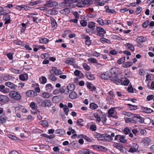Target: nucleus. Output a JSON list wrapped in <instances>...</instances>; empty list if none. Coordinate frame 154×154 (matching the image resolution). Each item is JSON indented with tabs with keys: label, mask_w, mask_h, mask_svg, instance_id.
<instances>
[{
	"label": "nucleus",
	"mask_w": 154,
	"mask_h": 154,
	"mask_svg": "<svg viewBox=\"0 0 154 154\" xmlns=\"http://www.w3.org/2000/svg\"><path fill=\"white\" fill-rule=\"evenodd\" d=\"M119 69L116 68H113L110 70V74L111 76V80L117 85L122 84V81L119 78Z\"/></svg>",
	"instance_id": "nucleus-1"
},
{
	"label": "nucleus",
	"mask_w": 154,
	"mask_h": 154,
	"mask_svg": "<svg viewBox=\"0 0 154 154\" xmlns=\"http://www.w3.org/2000/svg\"><path fill=\"white\" fill-rule=\"evenodd\" d=\"M9 95L11 98L16 100H20L21 98V96L20 93L14 90L11 91L10 92Z\"/></svg>",
	"instance_id": "nucleus-2"
},
{
	"label": "nucleus",
	"mask_w": 154,
	"mask_h": 154,
	"mask_svg": "<svg viewBox=\"0 0 154 154\" xmlns=\"http://www.w3.org/2000/svg\"><path fill=\"white\" fill-rule=\"evenodd\" d=\"M30 106L32 109V112L34 113H37L39 112V110L37 109V106L35 102H32L30 104Z\"/></svg>",
	"instance_id": "nucleus-3"
},
{
	"label": "nucleus",
	"mask_w": 154,
	"mask_h": 154,
	"mask_svg": "<svg viewBox=\"0 0 154 154\" xmlns=\"http://www.w3.org/2000/svg\"><path fill=\"white\" fill-rule=\"evenodd\" d=\"M49 72L51 74L58 75L63 73V72L60 70H59L55 67H52V69L49 70Z\"/></svg>",
	"instance_id": "nucleus-4"
},
{
	"label": "nucleus",
	"mask_w": 154,
	"mask_h": 154,
	"mask_svg": "<svg viewBox=\"0 0 154 154\" xmlns=\"http://www.w3.org/2000/svg\"><path fill=\"white\" fill-rule=\"evenodd\" d=\"M57 5L58 3L57 2L50 0L46 2V3L45 5V6L47 7L51 8L56 6Z\"/></svg>",
	"instance_id": "nucleus-5"
},
{
	"label": "nucleus",
	"mask_w": 154,
	"mask_h": 154,
	"mask_svg": "<svg viewBox=\"0 0 154 154\" xmlns=\"http://www.w3.org/2000/svg\"><path fill=\"white\" fill-rule=\"evenodd\" d=\"M10 99L6 95H0V102L1 103H6L10 101Z\"/></svg>",
	"instance_id": "nucleus-6"
},
{
	"label": "nucleus",
	"mask_w": 154,
	"mask_h": 154,
	"mask_svg": "<svg viewBox=\"0 0 154 154\" xmlns=\"http://www.w3.org/2000/svg\"><path fill=\"white\" fill-rule=\"evenodd\" d=\"M75 88V86L73 84H69L66 87V92L65 94H68L69 93V91H72Z\"/></svg>",
	"instance_id": "nucleus-7"
},
{
	"label": "nucleus",
	"mask_w": 154,
	"mask_h": 154,
	"mask_svg": "<svg viewBox=\"0 0 154 154\" xmlns=\"http://www.w3.org/2000/svg\"><path fill=\"white\" fill-rule=\"evenodd\" d=\"M91 147L94 149L97 150L104 151H106V147L101 146L94 145H92Z\"/></svg>",
	"instance_id": "nucleus-8"
},
{
	"label": "nucleus",
	"mask_w": 154,
	"mask_h": 154,
	"mask_svg": "<svg viewBox=\"0 0 154 154\" xmlns=\"http://www.w3.org/2000/svg\"><path fill=\"white\" fill-rule=\"evenodd\" d=\"M26 95L28 97H34L37 95V92L33 90H29L26 93Z\"/></svg>",
	"instance_id": "nucleus-9"
},
{
	"label": "nucleus",
	"mask_w": 154,
	"mask_h": 154,
	"mask_svg": "<svg viewBox=\"0 0 154 154\" xmlns=\"http://www.w3.org/2000/svg\"><path fill=\"white\" fill-rule=\"evenodd\" d=\"M16 8L20 11L22 10V9H24L25 11H27L30 10L31 8L26 5H21L17 6Z\"/></svg>",
	"instance_id": "nucleus-10"
},
{
	"label": "nucleus",
	"mask_w": 154,
	"mask_h": 154,
	"mask_svg": "<svg viewBox=\"0 0 154 154\" xmlns=\"http://www.w3.org/2000/svg\"><path fill=\"white\" fill-rule=\"evenodd\" d=\"M5 84L6 86L12 89L15 90L17 87L16 85L9 82H6Z\"/></svg>",
	"instance_id": "nucleus-11"
},
{
	"label": "nucleus",
	"mask_w": 154,
	"mask_h": 154,
	"mask_svg": "<svg viewBox=\"0 0 154 154\" xmlns=\"http://www.w3.org/2000/svg\"><path fill=\"white\" fill-rule=\"evenodd\" d=\"M100 77L101 79L107 80L109 79H111V76L109 73L105 72L102 73L100 75Z\"/></svg>",
	"instance_id": "nucleus-12"
},
{
	"label": "nucleus",
	"mask_w": 154,
	"mask_h": 154,
	"mask_svg": "<svg viewBox=\"0 0 154 154\" xmlns=\"http://www.w3.org/2000/svg\"><path fill=\"white\" fill-rule=\"evenodd\" d=\"M138 148V146L136 143L133 144V146L129 149V151L133 153L136 152Z\"/></svg>",
	"instance_id": "nucleus-13"
},
{
	"label": "nucleus",
	"mask_w": 154,
	"mask_h": 154,
	"mask_svg": "<svg viewBox=\"0 0 154 154\" xmlns=\"http://www.w3.org/2000/svg\"><path fill=\"white\" fill-rule=\"evenodd\" d=\"M0 91L4 94H7L9 92V88H5L3 85H0Z\"/></svg>",
	"instance_id": "nucleus-14"
},
{
	"label": "nucleus",
	"mask_w": 154,
	"mask_h": 154,
	"mask_svg": "<svg viewBox=\"0 0 154 154\" xmlns=\"http://www.w3.org/2000/svg\"><path fill=\"white\" fill-rule=\"evenodd\" d=\"M134 117H136V119H137V121H138L137 124H138L139 123H142L144 122V121L143 119L139 115L134 114Z\"/></svg>",
	"instance_id": "nucleus-15"
},
{
	"label": "nucleus",
	"mask_w": 154,
	"mask_h": 154,
	"mask_svg": "<svg viewBox=\"0 0 154 154\" xmlns=\"http://www.w3.org/2000/svg\"><path fill=\"white\" fill-rule=\"evenodd\" d=\"M36 100L37 103L38 104L39 106L43 107L44 103V100L38 97L36 98Z\"/></svg>",
	"instance_id": "nucleus-16"
},
{
	"label": "nucleus",
	"mask_w": 154,
	"mask_h": 154,
	"mask_svg": "<svg viewBox=\"0 0 154 154\" xmlns=\"http://www.w3.org/2000/svg\"><path fill=\"white\" fill-rule=\"evenodd\" d=\"M92 153L90 150L87 149H83L79 151L78 153L79 154H90Z\"/></svg>",
	"instance_id": "nucleus-17"
},
{
	"label": "nucleus",
	"mask_w": 154,
	"mask_h": 154,
	"mask_svg": "<svg viewBox=\"0 0 154 154\" xmlns=\"http://www.w3.org/2000/svg\"><path fill=\"white\" fill-rule=\"evenodd\" d=\"M150 140V139L149 138L145 137L143 140L142 142L144 146H147L149 145Z\"/></svg>",
	"instance_id": "nucleus-18"
},
{
	"label": "nucleus",
	"mask_w": 154,
	"mask_h": 154,
	"mask_svg": "<svg viewBox=\"0 0 154 154\" xmlns=\"http://www.w3.org/2000/svg\"><path fill=\"white\" fill-rule=\"evenodd\" d=\"M137 42L139 43H142L146 41V38L143 36H140L136 39Z\"/></svg>",
	"instance_id": "nucleus-19"
},
{
	"label": "nucleus",
	"mask_w": 154,
	"mask_h": 154,
	"mask_svg": "<svg viewBox=\"0 0 154 154\" xmlns=\"http://www.w3.org/2000/svg\"><path fill=\"white\" fill-rule=\"evenodd\" d=\"M45 88L47 91L50 92L53 90L54 87L51 84H48L46 85Z\"/></svg>",
	"instance_id": "nucleus-20"
},
{
	"label": "nucleus",
	"mask_w": 154,
	"mask_h": 154,
	"mask_svg": "<svg viewBox=\"0 0 154 154\" xmlns=\"http://www.w3.org/2000/svg\"><path fill=\"white\" fill-rule=\"evenodd\" d=\"M43 107H45L47 106L50 107L51 105V101L48 99L44 100V103Z\"/></svg>",
	"instance_id": "nucleus-21"
},
{
	"label": "nucleus",
	"mask_w": 154,
	"mask_h": 154,
	"mask_svg": "<svg viewBox=\"0 0 154 154\" xmlns=\"http://www.w3.org/2000/svg\"><path fill=\"white\" fill-rule=\"evenodd\" d=\"M19 77L20 80L24 81L27 79L28 75L26 74H21L19 75Z\"/></svg>",
	"instance_id": "nucleus-22"
},
{
	"label": "nucleus",
	"mask_w": 154,
	"mask_h": 154,
	"mask_svg": "<svg viewBox=\"0 0 154 154\" xmlns=\"http://www.w3.org/2000/svg\"><path fill=\"white\" fill-rule=\"evenodd\" d=\"M51 21V24L52 28H55L57 26V23L54 18L50 17Z\"/></svg>",
	"instance_id": "nucleus-23"
},
{
	"label": "nucleus",
	"mask_w": 154,
	"mask_h": 154,
	"mask_svg": "<svg viewBox=\"0 0 154 154\" xmlns=\"http://www.w3.org/2000/svg\"><path fill=\"white\" fill-rule=\"evenodd\" d=\"M115 112H116V111H115L113 108L110 109L108 111L109 116L112 117H115Z\"/></svg>",
	"instance_id": "nucleus-24"
},
{
	"label": "nucleus",
	"mask_w": 154,
	"mask_h": 154,
	"mask_svg": "<svg viewBox=\"0 0 154 154\" xmlns=\"http://www.w3.org/2000/svg\"><path fill=\"white\" fill-rule=\"evenodd\" d=\"M112 146L114 147L119 149L120 151H121L122 150V146L119 143H114Z\"/></svg>",
	"instance_id": "nucleus-25"
},
{
	"label": "nucleus",
	"mask_w": 154,
	"mask_h": 154,
	"mask_svg": "<svg viewBox=\"0 0 154 154\" xmlns=\"http://www.w3.org/2000/svg\"><path fill=\"white\" fill-rule=\"evenodd\" d=\"M83 0H77L76 2L77 3L76 5L77 7L79 8L84 7V4L83 3Z\"/></svg>",
	"instance_id": "nucleus-26"
},
{
	"label": "nucleus",
	"mask_w": 154,
	"mask_h": 154,
	"mask_svg": "<svg viewBox=\"0 0 154 154\" xmlns=\"http://www.w3.org/2000/svg\"><path fill=\"white\" fill-rule=\"evenodd\" d=\"M70 11L69 8H66L61 10L60 11V13L64 14H68L70 12Z\"/></svg>",
	"instance_id": "nucleus-27"
},
{
	"label": "nucleus",
	"mask_w": 154,
	"mask_h": 154,
	"mask_svg": "<svg viewBox=\"0 0 154 154\" xmlns=\"http://www.w3.org/2000/svg\"><path fill=\"white\" fill-rule=\"evenodd\" d=\"M77 96L76 93L74 91L71 92L69 95V97L72 99L76 98L77 97Z\"/></svg>",
	"instance_id": "nucleus-28"
},
{
	"label": "nucleus",
	"mask_w": 154,
	"mask_h": 154,
	"mask_svg": "<svg viewBox=\"0 0 154 154\" xmlns=\"http://www.w3.org/2000/svg\"><path fill=\"white\" fill-rule=\"evenodd\" d=\"M49 41L48 39L45 38H41L39 39V42L40 43L45 44L48 43Z\"/></svg>",
	"instance_id": "nucleus-29"
},
{
	"label": "nucleus",
	"mask_w": 154,
	"mask_h": 154,
	"mask_svg": "<svg viewBox=\"0 0 154 154\" xmlns=\"http://www.w3.org/2000/svg\"><path fill=\"white\" fill-rule=\"evenodd\" d=\"M125 46L131 51H134V48L132 44L129 43L126 44L125 45Z\"/></svg>",
	"instance_id": "nucleus-30"
},
{
	"label": "nucleus",
	"mask_w": 154,
	"mask_h": 154,
	"mask_svg": "<svg viewBox=\"0 0 154 154\" xmlns=\"http://www.w3.org/2000/svg\"><path fill=\"white\" fill-rule=\"evenodd\" d=\"M50 94L48 93L44 92L42 93L41 96L45 98H48L50 96Z\"/></svg>",
	"instance_id": "nucleus-31"
},
{
	"label": "nucleus",
	"mask_w": 154,
	"mask_h": 154,
	"mask_svg": "<svg viewBox=\"0 0 154 154\" xmlns=\"http://www.w3.org/2000/svg\"><path fill=\"white\" fill-rule=\"evenodd\" d=\"M83 3L84 4V7L86 5H90L93 2L91 0H83Z\"/></svg>",
	"instance_id": "nucleus-32"
},
{
	"label": "nucleus",
	"mask_w": 154,
	"mask_h": 154,
	"mask_svg": "<svg viewBox=\"0 0 154 154\" xmlns=\"http://www.w3.org/2000/svg\"><path fill=\"white\" fill-rule=\"evenodd\" d=\"M133 64L132 62H127L124 63L122 66L124 68H127L131 66Z\"/></svg>",
	"instance_id": "nucleus-33"
},
{
	"label": "nucleus",
	"mask_w": 154,
	"mask_h": 154,
	"mask_svg": "<svg viewBox=\"0 0 154 154\" xmlns=\"http://www.w3.org/2000/svg\"><path fill=\"white\" fill-rule=\"evenodd\" d=\"M56 133L60 135H62L65 133L64 130L61 129H58L56 130Z\"/></svg>",
	"instance_id": "nucleus-34"
},
{
	"label": "nucleus",
	"mask_w": 154,
	"mask_h": 154,
	"mask_svg": "<svg viewBox=\"0 0 154 154\" xmlns=\"http://www.w3.org/2000/svg\"><path fill=\"white\" fill-rule=\"evenodd\" d=\"M90 108L92 109H95L98 107L97 104L94 103H92L90 104Z\"/></svg>",
	"instance_id": "nucleus-35"
},
{
	"label": "nucleus",
	"mask_w": 154,
	"mask_h": 154,
	"mask_svg": "<svg viewBox=\"0 0 154 154\" xmlns=\"http://www.w3.org/2000/svg\"><path fill=\"white\" fill-rule=\"evenodd\" d=\"M40 123L44 127H47L48 126V124L46 120H43L40 122Z\"/></svg>",
	"instance_id": "nucleus-36"
},
{
	"label": "nucleus",
	"mask_w": 154,
	"mask_h": 154,
	"mask_svg": "<svg viewBox=\"0 0 154 154\" xmlns=\"http://www.w3.org/2000/svg\"><path fill=\"white\" fill-rule=\"evenodd\" d=\"M48 77L49 79L53 81H55L57 80L56 77L53 74L48 75Z\"/></svg>",
	"instance_id": "nucleus-37"
},
{
	"label": "nucleus",
	"mask_w": 154,
	"mask_h": 154,
	"mask_svg": "<svg viewBox=\"0 0 154 154\" xmlns=\"http://www.w3.org/2000/svg\"><path fill=\"white\" fill-rule=\"evenodd\" d=\"M143 111L144 112L147 113H151L152 112V110L149 108L144 107Z\"/></svg>",
	"instance_id": "nucleus-38"
},
{
	"label": "nucleus",
	"mask_w": 154,
	"mask_h": 154,
	"mask_svg": "<svg viewBox=\"0 0 154 154\" xmlns=\"http://www.w3.org/2000/svg\"><path fill=\"white\" fill-rule=\"evenodd\" d=\"M48 13L50 15H56L57 14L58 11L54 10H50L48 11Z\"/></svg>",
	"instance_id": "nucleus-39"
},
{
	"label": "nucleus",
	"mask_w": 154,
	"mask_h": 154,
	"mask_svg": "<svg viewBox=\"0 0 154 154\" xmlns=\"http://www.w3.org/2000/svg\"><path fill=\"white\" fill-rule=\"evenodd\" d=\"M12 77L9 75H6L3 77V79L5 81H7L12 79Z\"/></svg>",
	"instance_id": "nucleus-40"
},
{
	"label": "nucleus",
	"mask_w": 154,
	"mask_h": 154,
	"mask_svg": "<svg viewBox=\"0 0 154 154\" xmlns=\"http://www.w3.org/2000/svg\"><path fill=\"white\" fill-rule=\"evenodd\" d=\"M93 115L94 117L96 119V122H99L101 121V119L98 114L97 113H94Z\"/></svg>",
	"instance_id": "nucleus-41"
},
{
	"label": "nucleus",
	"mask_w": 154,
	"mask_h": 154,
	"mask_svg": "<svg viewBox=\"0 0 154 154\" xmlns=\"http://www.w3.org/2000/svg\"><path fill=\"white\" fill-rule=\"evenodd\" d=\"M95 24L94 22H90L88 23V27L89 28L92 29L95 27Z\"/></svg>",
	"instance_id": "nucleus-42"
},
{
	"label": "nucleus",
	"mask_w": 154,
	"mask_h": 154,
	"mask_svg": "<svg viewBox=\"0 0 154 154\" xmlns=\"http://www.w3.org/2000/svg\"><path fill=\"white\" fill-rule=\"evenodd\" d=\"M86 76L88 79L91 80H94L95 78L94 75L88 73L86 75Z\"/></svg>",
	"instance_id": "nucleus-43"
},
{
	"label": "nucleus",
	"mask_w": 154,
	"mask_h": 154,
	"mask_svg": "<svg viewBox=\"0 0 154 154\" xmlns=\"http://www.w3.org/2000/svg\"><path fill=\"white\" fill-rule=\"evenodd\" d=\"M100 41L102 43L106 42L109 44L111 43V42L109 40L105 38H101L100 39Z\"/></svg>",
	"instance_id": "nucleus-44"
},
{
	"label": "nucleus",
	"mask_w": 154,
	"mask_h": 154,
	"mask_svg": "<svg viewBox=\"0 0 154 154\" xmlns=\"http://www.w3.org/2000/svg\"><path fill=\"white\" fill-rule=\"evenodd\" d=\"M68 129L69 131H68L67 133L69 135H70L71 133L73 134L75 132V131L72 129V127H69Z\"/></svg>",
	"instance_id": "nucleus-45"
},
{
	"label": "nucleus",
	"mask_w": 154,
	"mask_h": 154,
	"mask_svg": "<svg viewBox=\"0 0 154 154\" xmlns=\"http://www.w3.org/2000/svg\"><path fill=\"white\" fill-rule=\"evenodd\" d=\"M63 110L64 112L65 113V114L67 116L68 115L69 110L67 106L66 105H64V107L63 108Z\"/></svg>",
	"instance_id": "nucleus-46"
},
{
	"label": "nucleus",
	"mask_w": 154,
	"mask_h": 154,
	"mask_svg": "<svg viewBox=\"0 0 154 154\" xmlns=\"http://www.w3.org/2000/svg\"><path fill=\"white\" fill-rule=\"evenodd\" d=\"M39 79L41 82L43 84H45L46 83L47 81V79L45 76H42Z\"/></svg>",
	"instance_id": "nucleus-47"
},
{
	"label": "nucleus",
	"mask_w": 154,
	"mask_h": 154,
	"mask_svg": "<svg viewBox=\"0 0 154 154\" xmlns=\"http://www.w3.org/2000/svg\"><path fill=\"white\" fill-rule=\"evenodd\" d=\"M97 31L98 32H103V33L105 34L106 33V32L104 30V29L101 27H97Z\"/></svg>",
	"instance_id": "nucleus-48"
},
{
	"label": "nucleus",
	"mask_w": 154,
	"mask_h": 154,
	"mask_svg": "<svg viewBox=\"0 0 154 154\" xmlns=\"http://www.w3.org/2000/svg\"><path fill=\"white\" fill-rule=\"evenodd\" d=\"M123 114L127 116H128L129 117H132L133 116H134V114H132L130 112H126L124 111L123 112Z\"/></svg>",
	"instance_id": "nucleus-49"
},
{
	"label": "nucleus",
	"mask_w": 154,
	"mask_h": 154,
	"mask_svg": "<svg viewBox=\"0 0 154 154\" xmlns=\"http://www.w3.org/2000/svg\"><path fill=\"white\" fill-rule=\"evenodd\" d=\"M125 57H122L118 60L117 63L119 64H121L125 61Z\"/></svg>",
	"instance_id": "nucleus-50"
},
{
	"label": "nucleus",
	"mask_w": 154,
	"mask_h": 154,
	"mask_svg": "<svg viewBox=\"0 0 154 154\" xmlns=\"http://www.w3.org/2000/svg\"><path fill=\"white\" fill-rule=\"evenodd\" d=\"M81 136H82L83 138L85 140L88 142H92V140L88 137L85 136H84L82 134L81 135Z\"/></svg>",
	"instance_id": "nucleus-51"
},
{
	"label": "nucleus",
	"mask_w": 154,
	"mask_h": 154,
	"mask_svg": "<svg viewBox=\"0 0 154 154\" xmlns=\"http://www.w3.org/2000/svg\"><path fill=\"white\" fill-rule=\"evenodd\" d=\"M128 105L130 106L131 110H135L137 109V107L136 105H132L130 104H128Z\"/></svg>",
	"instance_id": "nucleus-52"
},
{
	"label": "nucleus",
	"mask_w": 154,
	"mask_h": 154,
	"mask_svg": "<svg viewBox=\"0 0 154 154\" xmlns=\"http://www.w3.org/2000/svg\"><path fill=\"white\" fill-rule=\"evenodd\" d=\"M88 60L90 61L91 63H97L98 61L95 58L91 57L90 58H89Z\"/></svg>",
	"instance_id": "nucleus-53"
},
{
	"label": "nucleus",
	"mask_w": 154,
	"mask_h": 154,
	"mask_svg": "<svg viewBox=\"0 0 154 154\" xmlns=\"http://www.w3.org/2000/svg\"><path fill=\"white\" fill-rule=\"evenodd\" d=\"M77 0H65L64 2L66 4L73 3L76 2Z\"/></svg>",
	"instance_id": "nucleus-54"
},
{
	"label": "nucleus",
	"mask_w": 154,
	"mask_h": 154,
	"mask_svg": "<svg viewBox=\"0 0 154 154\" xmlns=\"http://www.w3.org/2000/svg\"><path fill=\"white\" fill-rule=\"evenodd\" d=\"M83 121V120L82 119H80L77 120L76 123L78 125L82 126H83V124H82V122Z\"/></svg>",
	"instance_id": "nucleus-55"
},
{
	"label": "nucleus",
	"mask_w": 154,
	"mask_h": 154,
	"mask_svg": "<svg viewBox=\"0 0 154 154\" xmlns=\"http://www.w3.org/2000/svg\"><path fill=\"white\" fill-rule=\"evenodd\" d=\"M87 86L89 89H91V90H94L95 89H96L95 88L94 86L89 83L88 84Z\"/></svg>",
	"instance_id": "nucleus-56"
},
{
	"label": "nucleus",
	"mask_w": 154,
	"mask_h": 154,
	"mask_svg": "<svg viewBox=\"0 0 154 154\" xmlns=\"http://www.w3.org/2000/svg\"><path fill=\"white\" fill-rule=\"evenodd\" d=\"M95 137L97 138L99 140H102L103 137L101 134H97L95 135Z\"/></svg>",
	"instance_id": "nucleus-57"
},
{
	"label": "nucleus",
	"mask_w": 154,
	"mask_h": 154,
	"mask_svg": "<svg viewBox=\"0 0 154 154\" xmlns=\"http://www.w3.org/2000/svg\"><path fill=\"white\" fill-rule=\"evenodd\" d=\"M11 71L13 72L14 73H17V74H19L21 73V71L20 70L16 69H14L13 68L11 69Z\"/></svg>",
	"instance_id": "nucleus-58"
},
{
	"label": "nucleus",
	"mask_w": 154,
	"mask_h": 154,
	"mask_svg": "<svg viewBox=\"0 0 154 154\" xmlns=\"http://www.w3.org/2000/svg\"><path fill=\"white\" fill-rule=\"evenodd\" d=\"M83 66L84 68L86 70L88 71L90 69V67L86 63H84Z\"/></svg>",
	"instance_id": "nucleus-59"
},
{
	"label": "nucleus",
	"mask_w": 154,
	"mask_h": 154,
	"mask_svg": "<svg viewBox=\"0 0 154 154\" xmlns=\"http://www.w3.org/2000/svg\"><path fill=\"white\" fill-rule=\"evenodd\" d=\"M102 115L103 116L101 117V121H102L103 123L105 122L106 120V116L104 113Z\"/></svg>",
	"instance_id": "nucleus-60"
},
{
	"label": "nucleus",
	"mask_w": 154,
	"mask_h": 154,
	"mask_svg": "<svg viewBox=\"0 0 154 154\" xmlns=\"http://www.w3.org/2000/svg\"><path fill=\"white\" fill-rule=\"evenodd\" d=\"M131 131L128 128H125L123 130V132L126 134H128Z\"/></svg>",
	"instance_id": "nucleus-61"
},
{
	"label": "nucleus",
	"mask_w": 154,
	"mask_h": 154,
	"mask_svg": "<svg viewBox=\"0 0 154 154\" xmlns=\"http://www.w3.org/2000/svg\"><path fill=\"white\" fill-rule=\"evenodd\" d=\"M97 22L99 24L102 26H103L104 24V23L103 22V20L100 18H99L98 19Z\"/></svg>",
	"instance_id": "nucleus-62"
},
{
	"label": "nucleus",
	"mask_w": 154,
	"mask_h": 154,
	"mask_svg": "<svg viewBox=\"0 0 154 154\" xmlns=\"http://www.w3.org/2000/svg\"><path fill=\"white\" fill-rule=\"evenodd\" d=\"M73 62L74 61L73 60H68L65 61L66 63L69 64L70 65H72Z\"/></svg>",
	"instance_id": "nucleus-63"
},
{
	"label": "nucleus",
	"mask_w": 154,
	"mask_h": 154,
	"mask_svg": "<svg viewBox=\"0 0 154 154\" xmlns=\"http://www.w3.org/2000/svg\"><path fill=\"white\" fill-rule=\"evenodd\" d=\"M80 23L83 26H85L87 24V23L85 20H81L80 21Z\"/></svg>",
	"instance_id": "nucleus-64"
}]
</instances>
